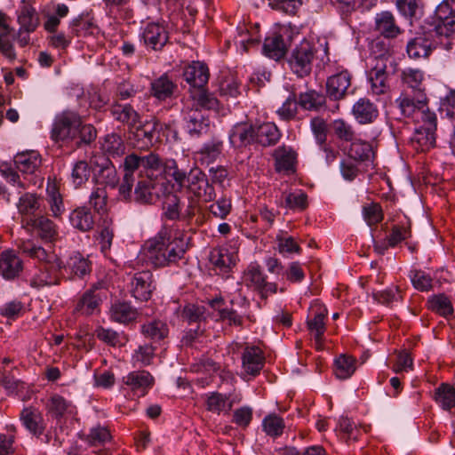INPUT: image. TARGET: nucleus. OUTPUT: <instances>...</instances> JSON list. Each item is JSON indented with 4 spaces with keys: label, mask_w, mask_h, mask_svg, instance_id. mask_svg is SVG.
I'll return each mask as SVG.
<instances>
[{
    "label": "nucleus",
    "mask_w": 455,
    "mask_h": 455,
    "mask_svg": "<svg viewBox=\"0 0 455 455\" xmlns=\"http://www.w3.org/2000/svg\"><path fill=\"white\" fill-rule=\"evenodd\" d=\"M187 249L181 231L174 224L166 223L144 244L148 259L157 267L178 264L184 259Z\"/></svg>",
    "instance_id": "1"
},
{
    "label": "nucleus",
    "mask_w": 455,
    "mask_h": 455,
    "mask_svg": "<svg viewBox=\"0 0 455 455\" xmlns=\"http://www.w3.org/2000/svg\"><path fill=\"white\" fill-rule=\"evenodd\" d=\"M19 249L26 256L43 263V267L30 279V285L35 288L56 285L62 275L63 262L52 251H47L33 241H22Z\"/></svg>",
    "instance_id": "2"
},
{
    "label": "nucleus",
    "mask_w": 455,
    "mask_h": 455,
    "mask_svg": "<svg viewBox=\"0 0 455 455\" xmlns=\"http://www.w3.org/2000/svg\"><path fill=\"white\" fill-rule=\"evenodd\" d=\"M13 163L14 166L7 163L2 164L0 173L7 182L25 189L28 186L26 175L34 174L41 165L40 155L34 150L18 153Z\"/></svg>",
    "instance_id": "3"
},
{
    "label": "nucleus",
    "mask_w": 455,
    "mask_h": 455,
    "mask_svg": "<svg viewBox=\"0 0 455 455\" xmlns=\"http://www.w3.org/2000/svg\"><path fill=\"white\" fill-rule=\"evenodd\" d=\"M396 102L402 115L404 117L411 118L417 124H420L424 119H433L434 116H435L434 112L429 111L427 99L423 91L411 93L405 90L401 93Z\"/></svg>",
    "instance_id": "4"
},
{
    "label": "nucleus",
    "mask_w": 455,
    "mask_h": 455,
    "mask_svg": "<svg viewBox=\"0 0 455 455\" xmlns=\"http://www.w3.org/2000/svg\"><path fill=\"white\" fill-rule=\"evenodd\" d=\"M315 52V46L307 40H303L292 49L288 64L298 77L302 78L310 75Z\"/></svg>",
    "instance_id": "5"
},
{
    "label": "nucleus",
    "mask_w": 455,
    "mask_h": 455,
    "mask_svg": "<svg viewBox=\"0 0 455 455\" xmlns=\"http://www.w3.org/2000/svg\"><path fill=\"white\" fill-rule=\"evenodd\" d=\"M80 125V116L71 110L57 115L52 128L51 138L54 141H74Z\"/></svg>",
    "instance_id": "6"
},
{
    "label": "nucleus",
    "mask_w": 455,
    "mask_h": 455,
    "mask_svg": "<svg viewBox=\"0 0 455 455\" xmlns=\"http://www.w3.org/2000/svg\"><path fill=\"white\" fill-rule=\"evenodd\" d=\"M92 181L98 186L115 188L119 180L113 164L105 156L92 157Z\"/></svg>",
    "instance_id": "7"
},
{
    "label": "nucleus",
    "mask_w": 455,
    "mask_h": 455,
    "mask_svg": "<svg viewBox=\"0 0 455 455\" xmlns=\"http://www.w3.org/2000/svg\"><path fill=\"white\" fill-rule=\"evenodd\" d=\"M243 282L247 287L257 291L263 299L277 291L276 283L267 282L265 275L256 264H251L244 271Z\"/></svg>",
    "instance_id": "8"
},
{
    "label": "nucleus",
    "mask_w": 455,
    "mask_h": 455,
    "mask_svg": "<svg viewBox=\"0 0 455 455\" xmlns=\"http://www.w3.org/2000/svg\"><path fill=\"white\" fill-rule=\"evenodd\" d=\"M327 308L321 303L314 302L309 309L307 325L309 331L314 335L315 347L322 349L323 336L326 331L325 320L327 318Z\"/></svg>",
    "instance_id": "9"
},
{
    "label": "nucleus",
    "mask_w": 455,
    "mask_h": 455,
    "mask_svg": "<svg viewBox=\"0 0 455 455\" xmlns=\"http://www.w3.org/2000/svg\"><path fill=\"white\" fill-rule=\"evenodd\" d=\"M155 290L156 283L150 271L135 273L129 283V292L141 302L149 300Z\"/></svg>",
    "instance_id": "10"
},
{
    "label": "nucleus",
    "mask_w": 455,
    "mask_h": 455,
    "mask_svg": "<svg viewBox=\"0 0 455 455\" xmlns=\"http://www.w3.org/2000/svg\"><path fill=\"white\" fill-rule=\"evenodd\" d=\"M419 124L411 142L417 151L429 150L435 144L436 116L433 119H424Z\"/></svg>",
    "instance_id": "11"
},
{
    "label": "nucleus",
    "mask_w": 455,
    "mask_h": 455,
    "mask_svg": "<svg viewBox=\"0 0 455 455\" xmlns=\"http://www.w3.org/2000/svg\"><path fill=\"white\" fill-rule=\"evenodd\" d=\"M186 188L196 197L204 202H211L215 198V190L205 174L199 168H193L188 174Z\"/></svg>",
    "instance_id": "12"
},
{
    "label": "nucleus",
    "mask_w": 455,
    "mask_h": 455,
    "mask_svg": "<svg viewBox=\"0 0 455 455\" xmlns=\"http://www.w3.org/2000/svg\"><path fill=\"white\" fill-rule=\"evenodd\" d=\"M102 296L100 288L97 285H93L77 299L74 307V313L84 316L99 314Z\"/></svg>",
    "instance_id": "13"
},
{
    "label": "nucleus",
    "mask_w": 455,
    "mask_h": 455,
    "mask_svg": "<svg viewBox=\"0 0 455 455\" xmlns=\"http://www.w3.org/2000/svg\"><path fill=\"white\" fill-rule=\"evenodd\" d=\"M23 228L29 232H35L40 239L45 242L52 243L59 236L57 225L44 215H38L36 219H28Z\"/></svg>",
    "instance_id": "14"
},
{
    "label": "nucleus",
    "mask_w": 455,
    "mask_h": 455,
    "mask_svg": "<svg viewBox=\"0 0 455 455\" xmlns=\"http://www.w3.org/2000/svg\"><path fill=\"white\" fill-rule=\"evenodd\" d=\"M182 114L186 129L190 136L198 137L208 131L210 121L202 110L190 107V105H185Z\"/></svg>",
    "instance_id": "15"
},
{
    "label": "nucleus",
    "mask_w": 455,
    "mask_h": 455,
    "mask_svg": "<svg viewBox=\"0 0 455 455\" xmlns=\"http://www.w3.org/2000/svg\"><path fill=\"white\" fill-rule=\"evenodd\" d=\"M237 253L227 246L213 248L210 253V262L219 275L228 274L236 264Z\"/></svg>",
    "instance_id": "16"
},
{
    "label": "nucleus",
    "mask_w": 455,
    "mask_h": 455,
    "mask_svg": "<svg viewBox=\"0 0 455 455\" xmlns=\"http://www.w3.org/2000/svg\"><path fill=\"white\" fill-rule=\"evenodd\" d=\"M140 167H142L141 156L136 154H131L125 156L124 161V174L118 188L119 196L124 200H128L132 197V189L136 180L134 172Z\"/></svg>",
    "instance_id": "17"
},
{
    "label": "nucleus",
    "mask_w": 455,
    "mask_h": 455,
    "mask_svg": "<svg viewBox=\"0 0 455 455\" xmlns=\"http://www.w3.org/2000/svg\"><path fill=\"white\" fill-rule=\"evenodd\" d=\"M141 39L148 49L161 51L169 41L166 28L158 23H148L141 33Z\"/></svg>",
    "instance_id": "18"
},
{
    "label": "nucleus",
    "mask_w": 455,
    "mask_h": 455,
    "mask_svg": "<svg viewBox=\"0 0 455 455\" xmlns=\"http://www.w3.org/2000/svg\"><path fill=\"white\" fill-rule=\"evenodd\" d=\"M183 77L191 86L190 90L205 87L210 77L207 65L202 61H192L183 69Z\"/></svg>",
    "instance_id": "19"
},
{
    "label": "nucleus",
    "mask_w": 455,
    "mask_h": 455,
    "mask_svg": "<svg viewBox=\"0 0 455 455\" xmlns=\"http://www.w3.org/2000/svg\"><path fill=\"white\" fill-rule=\"evenodd\" d=\"M23 270L21 259L12 250H4L0 252V275L12 281L17 278Z\"/></svg>",
    "instance_id": "20"
},
{
    "label": "nucleus",
    "mask_w": 455,
    "mask_h": 455,
    "mask_svg": "<svg viewBox=\"0 0 455 455\" xmlns=\"http://www.w3.org/2000/svg\"><path fill=\"white\" fill-rule=\"evenodd\" d=\"M122 381L138 396L145 395L154 385V378L147 371H132L124 376Z\"/></svg>",
    "instance_id": "21"
},
{
    "label": "nucleus",
    "mask_w": 455,
    "mask_h": 455,
    "mask_svg": "<svg viewBox=\"0 0 455 455\" xmlns=\"http://www.w3.org/2000/svg\"><path fill=\"white\" fill-rule=\"evenodd\" d=\"M374 29L387 39L396 38L403 32L396 23L395 15L389 11H383L376 14Z\"/></svg>",
    "instance_id": "22"
},
{
    "label": "nucleus",
    "mask_w": 455,
    "mask_h": 455,
    "mask_svg": "<svg viewBox=\"0 0 455 455\" xmlns=\"http://www.w3.org/2000/svg\"><path fill=\"white\" fill-rule=\"evenodd\" d=\"M297 156V153L291 147L283 145L276 148L272 153V157L275 160V170L277 172L286 174L294 172Z\"/></svg>",
    "instance_id": "23"
},
{
    "label": "nucleus",
    "mask_w": 455,
    "mask_h": 455,
    "mask_svg": "<svg viewBox=\"0 0 455 455\" xmlns=\"http://www.w3.org/2000/svg\"><path fill=\"white\" fill-rule=\"evenodd\" d=\"M243 368L251 376L259 374L265 363L262 350L256 346H246L242 355Z\"/></svg>",
    "instance_id": "24"
},
{
    "label": "nucleus",
    "mask_w": 455,
    "mask_h": 455,
    "mask_svg": "<svg viewBox=\"0 0 455 455\" xmlns=\"http://www.w3.org/2000/svg\"><path fill=\"white\" fill-rule=\"evenodd\" d=\"M386 68L387 66L384 62V59L380 58L377 60V64L368 73L371 90L375 95L384 94L389 89Z\"/></svg>",
    "instance_id": "25"
},
{
    "label": "nucleus",
    "mask_w": 455,
    "mask_h": 455,
    "mask_svg": "<svg viewBox=\"0 0 455 455\" xmlns=\"http://www.w3.org/2000/svg\"><path fill=\"white\" fill-rule=\"evenodd\" d=\"M351 84V75L344 70L327 79L326 89L328 96L338 100L342 99Z\"/></svg>",
    "instance_id": "26"
},
{
    "label": "nucleus",
    "mask_w": 455,
    "mask_h": 455,
    "mask_svg": "<svg viewBox=\"0 0 455 455\" xmlns=\"http://www.w3.org/2000/svg\"><path fill=\"white\" fill-rule=\"evenodd\" d=\"M229 142L235 148H243L255 142L254 127L247 123H239L229 132Z\"/></svg>",
    "instance_id": "27"
},
{
    "label": "nucleus",
    "mask_w": 455,
    "mask_h": 455,
    "mask_svg": "<svg viewBox=\"0 0 455 455\" xmlns=\"http://www.w3.org/2000/svg\"><path fill=\"white\" fill-rule=\"evenodd\" d=\"M41 202V197L33 193H25L20 197L17 209L21 217L22 228L26 225V220L38 216L36 212L40 210Z\"/></svg>",
    "instance_id": "28"
},
{
    "label": "nucleus",
    "mask_w": 455,
    "mask_h": 455,
    "mask_svg": "<svg viewBox=\"0 0 455 455\" xmlns=\"http://www.w3.org/2000/svg\"><path fill=\"white\" fill-rule=\"evenodd\" d=\"M190 100L185 105H190L195 108L202 109H217L219 100L213 93L210 92L205 87L189 90Z\"/></svg>",
    "instance_id": "29"
},
{
    "label": "nucleus",
    "mask_w": 455,
    "mask_h": 455,
    "mask_svg": "<svg viewBox=\"0 0 455 455\" xmlns=\"http://www.w3.org/2000/svg\"><path fill=\"white\" fill-rule=\"evenodd\" d=\"M352 114L360 124H367L378 118L379 109L370 100L361 98L354 104Z\"/></svg>",
    "instance_id": "30"
},
{
    "label": "nucleus",
    "mask_w": 455,
    "mask_h": 455,
    "mask_svg": "<svg viewBox=\"0 0 455 455\" xmlns=\"http://www.w3.org/2000/svg\"><path fill=\"white\" fill-rule=\"evenodd\" d=\"M255 142L263 146L270 147L275 145L280 138L281 132L274 123H263L254 128Z\"/></svg>",
    "instance_id": "31"
},
{
    "label": "nucleus",
    "mask_w": 455,
    "mask_h": 455,
    "mask_svg": "<svg viewBox=\"0 0 455 455\" xmlns=\"http://www.w3.org/2000/svg\"><path fill=\"white\" fill-rule=\"evenodd\" d=\"M375 148L373 142L355 139L351 142L348 156L355 161L372 162L376 155Z\"/></svg>",
    "instance_id": "32"
},
{
    "label": "nucleus",
    "mask_w": 455,
    "mask_h": 455,
    "mask_svg": "<svg viewBox=\"0 0 455 455\" xmlns=\"http://www.w3.org/2000/svg\"><path fill=\"white\" fill-rule=\"evenodd\" d=\"M20 420L23 426L34 435L39 437L44 430V419L37 409L32 407L24 408L20 412Z\"/></svg>",
    "instance_id": "33"
},
{
    "label": "nucleus",
    "mask_w": 455,
    "mask_h": 455,
    "mask_svg": "<svg viewBox=\"0 0 455 455\" xmlns=\"http://www.w3.org/2000/svg\"><path fill=\"white\" fill-rule=\"evenodd\" d=\"M433 50V42L426 36L412 38L407 44L406 51L411 59H427Z\"/></svg>",
    "instance_id": "34"
},
{
    "label": "nucleus",
    "mask_w": 455,
    "mask_h": 455,
    "mask_svg": "<svg viewBox=\"0 0 455 455\" xmlns=\"http://www.w3.org/2000/svg\"><path fill=\"white\" fill-rule=\"evenodd\" d=\"M151 175L150 173H147L145 177H140L130 199H132L133 196V200L138 203L148 204L152 202L156 182L151 178Z\"/></svg>",
    "instance_id": "35"
},
{
    "label": "nucleus",
    "mask_w": 455,
    "mask_h": 455,
    "mask_svg": "<svg viewBox=\"0 0 455 455\" xmlns=\"http://www.w3.org/2000/svg\"><path fill=\"white\" fill-rule=\"evenodd\" d=\"M165 124H162L156 117L153 116L139 126L135 132V137L142 140L143 146L148 147L153 144L156 134L163 130Z\"/></svg>",
    "instance_id": "36"
},
{
    "label": "nucleus",
    "mask_w": 455,
    "mask_h": 455,
    "mask_svg": "<svg viewBox=\"0 0 455 455\" xmlns=\"http://www.w3.org/2000/svg\"><path fill=\"white\" fill-rule=\"evenodd\" d=\"M286 52L287 46L281 35L273 33L265 38L263 44V53L267 57L279 60L284 57Z\"/></svg>",
    "instance_id": "37"
},
{
    "label": "nucleus",
    "mask_w": 455,
    "mask_h": 455,
    "mask_svg": "<svg viewBox=\"0 0 455 455\" xmlns=\"http://www.w3.org/2000/svg\"><path fill=\"white\" fill-rule=\"evenodd\" d=\"M185 206V202L173 193H168L164 196L162 203V216L169 220H180L181 209Z\"/></svg>",
    "instance_id": "38"
},
{
    "label": "nucleus",
    "mask_w": 455,
    "mask_h": 455,
    "mask_svg": "<svg viewBox=\"0 0 455 455\" xmlns=\"http://www.w3.org/2000/svg\"><path fill=\"white\" fill-rule=\"evenodd\" d=\"M111 115L115 120L131 127L140 121V115L130 104L115 103L111 106Z\"/></svg>",
    "instance_id": "39"
},
{
    "label": "nucleus",
    "mask_w": 455,
    "mask_h": 455,
    "mask_svg": "<svg viewBox=\"0 0 455 455\" xmlns=\"http://www.w3.org/2000/svg\"><path fill=\"white\" fill-rule=\"evenodd\" d=\"M20 33H32L39 26V17L34 7L24 4L19 11Z\"/></svg>",
    "instance_id": "40"
},
{
    "label": "nucleus",
    "mask_w": 455,
    "mask_h": 455,
    "mask_svg": "<svg viewBox=\"0 0 455 455\" xmlns=\"http://www.w3.org/2000/svg\"><path fill=\"white\" fill-rule=\"evenodd\" d=\"M71 225L82 231L86 232L93 228L94 219L89 208L78 207L69 216Z\"/></svg>",
    "instance_id": "41"
},
{
    "label": "nucleus",
    "mask_w": 455,
    "mask_h": 455,
    "mask_svg": "<svg viewBox=\"0 0 455 455\" xmlns=\"http://www.w3.org/2000/svg\"><path fill=\"white\" fill-rule=\"evenodd\" d=\"M46 196V200L52 216L55 218L60 217L65 212V205L59 187L55 181H48Z\"/></svg>",
    "instance_id": "42"
},
{
    "label": "nucleus",
    "mask_w": 455,
    "mask_h": 455,
    "mask_svg": "<svg viewBox=\"0 0 455 455\" xmlns=\"http://www.w3.org/2000/svg\"><path fill=\"white\" fill-rule=\"evenodd\" d=\"M177 85L166 76L163 75L151 83V94L159 100L171 98Z\"/></svg>",
    "instance_id": "43"
},
{
    "label": "nucleus",
    "mask_w": 455,
    "mask_h": 455,
    "mask_svg": "<svg viewBox=\"0 0 455 455\" xmlns=\"http://www.w3.org/2000/svg\"><path fill=\"white\" fill-rule=\"evenodd\" d=\"M137 310L127 302H116L110 307V318L112 321L127 323L136 319Z\"/></svg>",
    "instance_id": "44"
},
{
    "label": "nucleus",
    "mask_w": 455,
    "mask_h": 455,
    "mask_svg": "<svg viewBox=\"0 0 455 455\" xmlns=\"http://www.w3.org/2000/svg\"><path fill=\"white\" fill-rule=\"evenodd\" d=\"M206 410L220 414L224 411H230L233 406V401H229V396L219 392H212L206 395L205 400Z\"/></svg>",
    "instance_id": "45"
},
{
    "label": "nucleus",
    "mask_w": 455,
    "mask_h": 455,
    "mask_svg": "<svg viewBox=\"0 0 455 455\" xmlns=\"http://www.w3.org/2000/svg\"><path fill=\"white\" fill-rule=\"evenodd\" d=\"M143 335L155 341H161L169 334V328L166 323L160 320H153L141 326Z\"/></svg>",
    "instance_id": "46"
},
{
    "label": "nucleus",
    "mask_w": 455,
    "mask_h": 455,
    "mask_svg": "<svg viewBox=\"0 0 455 455\" xmlns=\"http://www.w3.org/2000/svg\"><path fill=\"white\" fill-rule=\"evenodd\" d=\"M65 271H69L70 274L78 277H83L91 271L90 261L82 256L80 253L76 252L72 254L66 265H63Z\"/></svg>",
    "instance_id": "47"
},
{
    "label": "nucleus",
    "mask_w": 455,
    "mask_h": 455,
    "mask_svg": "<svg viewBox=\"0 0 455 455\" xmlns=\"http://www.w3.org/2000/svg\"><path fill=\"white\" fill-rule=\"evenodd\" d=\"M434 399L443 410L455 407V388L447 383H442L435 391Z\"/></svg>",
    "instance_id": "48"
},
{
    "label": "nucleus",
    "mask_w": 455,
    "mask_h": 455,
    "mask_svg": "<svg viewBox=\"0 0 455 455\" xmlns=\"http://www.w3.org/2000/svg\"><path fill=\"white\" fill-rule=\"evenodd\" d=\"M335 375L338 379L350 378L356 369V359L348 355H340L335 359Z\"/></svg>",
    "instance_id": "49"
},
{
    "label": "nucleus",
    "mask_w": 455,
    "mask_h": 455,
    "mask_svg": "<svg viewBox=\"0 0 455 455\" xmlns=\"http://www.w3.org/2000/svg\"><path fill=\"white\" fill-rule=\"evenodd\" d=\"M223 141L218 138H212L210 141L205 142L198 154L200 155V160L210 164L214 162L222 153Z\"/></svg>",
    "instance_id": "50"
},
{
    "label": "nucleus",
    "mask_w": 455,
    "mask_h": 455,
    "mask_svg": "<svg viewBox=\"0 0 455 455\" xmlns=\"http://www.w3.org/2000/svg\"><path fill=\"white\" fill-rule=\"evenodd\" d=\"M108 198L106 187L94 184L89 196V204L97 213L104 214L108 211Z\"/></svg>",
    "instance_id": "51"
},
{
    "label": "nucleus",
    "mask_w": 455,
    "mask_h": 455,
    "mask_svg": "<svg viewBox=\"0 0 455 455\" xmlns=\"http://www.w3.org/2000/svg\"><path fill=\"white\" fill-rule=\"evenodd\" d=\"M262 428L267 435L277 438L283 435L285 423L283 418L275 413H271L263 419Z\"/></svg>",
    "instance_id": "52"
},
{
    "label": "nucleus",
    "mask_w": 455,
    "mask_h": 455,
    "mask_svg": "<svg viewBox=\"0 0 455 455\" xmlns=\"http://www.w3.org/2000/svg\"><path fill=\"white\" fill-rule=\"evenodd\" d=\"M101 149L111 156H119L124 153L125 146L120 135L110 133L104 137Z\"/></svg>",
    "instance_id": "53"
},
{
    "label": "nucleus",
    "mask_w": 455,
    "mask_h": 455,
    "mask_svg": "<svg viewBox=\"0 0 455 455\" xmlns=\"http://www.w3.org/2000/svg\"><path fill=\"white\" fill-rule=\"evenodd\" d=\"M424 74L419 69L406 68L402 72V80L405 84L411 93H417L419 91H425L422 88Z\"/></svg>",
    "instance_id": "54"
},
{
    "label": "nucleus",
    "mask_w": 455,
    "mask_h": 455,
    "mask_svg": "<svg viewBox=\"0 0 455 455\" xmlns=\"http://www.w3.org/2000/svg\"><path fill=\"white\" fill-rule=\"evenodd\" d=\"M90 446L103 445L111 440V435L108 427L95 426L90 429L89 434L83 438Z\"/></svg>",
    "instance_id": "55"
},
{
    "label": "nucleus",
    "mask_w": 455,
    "mask_h": 455,
    "mask_svg": "<svg viewBox=\"0 0 455 455\" xmlns=\"http://www.w3.org/2000/svg\"><path fill=\"white\" fill-rule=\"evenodd\" d=\"M92 172V161L90 164L86 161H78L74 164L71 172L72 182L76 188L84 184L91 176Z\"/></svg>",
    "instance_id": "56"
},
{
    "label": "nucleus",
    "mask_w": 455,
    "mask_h": 455,
    "mask_svg": "<svg viewBox=\"0 0 455 455\" xmlns=\"http://www.w3.org/2000/svg\"><path fill=\"white\" fill-rule=\"evenodd\" d=\"M429 308L442 316L447 317L453 313L451 300L443 294L435 295L427 301Z\"/></svg>",
    "instance_id": "57"
},
{
    "label": "nucleus",
    "mask_w": 455,
    "mask_h": 455,
    "mask_svg": "<svg viewBox=\"0 0 455 455\" xmlns=\"http://www.w3.org/2000/svg\"><path fill=\"white\" fill-rule=\"evenodd\" d=\"M16 427L10 426L7 433H0V455H14L16 453Z\"/></svg>",
    "instance_id": "58"
},
{
    "label": "nucleus",
    "mask_w": 455,
    "mask_h": 455,
    "mask_svg": "<svg viewBox=\"0 0 455 455\" xmlns=\"http://www.w3.org/2000/svg\"><path fill=\"white\" fill-rule=\"evenodd\" d=\"M324 102V96L315 91L300 93L299 100L300 107L307 110H318Z\"/></svg>",
    "instance_id": "59"
},
{
    "label": "nucleus",
    "mask_w": 455,
    "mask_h": 455,
    "mask_svg": "<svg viewBox=\"0 0 455 455\" xmlns=\"http://www.w3.org/2000/svg\"><path fill=\"white\" fill-rule=\"evenodd\" d=\"M331 128L334 134L340 140L352 142L355 139V132L352 125L343 119H336L332 122Z\"/></svg>",
    "instance_id": "60"
},
{
    "label": "nucleus",
    "mask_w": 455,
    "mask_h": 455,
    "mask_svg": "<svg viewBox=\"0 0 455 455\" xmlns=\"http://www.w3.org/2000/svg\"><path fill=\"white\" fill-rule=\"evenodd\" d=\"M413 287L420 291H428L433 288V279L422 270H412L410 274Z\"/></svg>",
    "instance_id": "61"
},
{
    "label": "nucleus",
    "mask_w": 455,
    "mask_h": 455,
    "mask_svg": "<svg viewBox=\"0 0 455 455\" xmlns=\"http://www.w3.org/2000/svg\"><path fill=\"white\" fill-rule=\"evenodd\" d=\"M310 128L316 143L319 146H323L327 140L328 135V124L322 117H314L310 121Z\"/></svg>",
    "instance_id": "62"
},
{
    "label": "nucleus",
    "mask_w": 455,
    "mask_h": 455,
    "mask_svg": "<svg viewBox=\"0 0 455 455\" xmlns=\"http://www.w3.org/2000/svg\"><path fill=\"white\" fill-rule=\"evenodd\" d=\"M395 4L401 15L412 19L419 12L422 0H395Z\"/></svg>",
    "instance_id": "63"
},
{
    "label": "nucleus",
    "mask_w": 455,
    "mask_h": 455,
    "mask_svg": "<svg viewBox=\"0 0 455 455\" xmlns=\"http://www.w3.org/2000/svg\"><path fill=\"white\" fill-rule=\"evenodd\" d=\"M363 216L369 226L377 225L383 220V211L379 204L371 203L363 206Z\"/></svg>",
    "instance_id": "64"
}]
</instances>
